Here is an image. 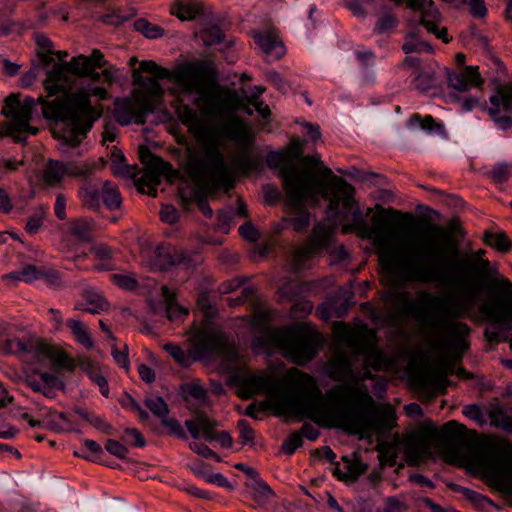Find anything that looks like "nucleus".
<instances>
[{"label": "nucleus", "mask_w": 512, "mask_h": 512, "mask_svg": "<svg viewBox=\"0 0 512 512\" xmlns=\"http://www.w3.org/2000/svg\"><path fill=\"white\" fill-rule=\"evenodd\" d=\"M166 301V316L170 321H183L189 314L188 308L176 303V294L167 286L161 288Z\"/></svg>", "instance_id": "c756f323"}, {"label": "nucleus", "mask_w": 512, "mask_h": 512, "mask_svg": "<svg viewBox=\"0 0 512 512\" xmlns=\"http://www.w3.org/2000/svg\"><path fill=\"white\" fill-rule=\"evenodd\" d=\"M197 422L201 427L203 438L208 442L214 441L215 434H217L215 429L218 426V422L216 420L210 419L204 413H197Z\"/></svg>", "instance_id": "8fccbe9b"}, {"label": "nucleus", "mask_w": 512, "mask_h": 512, "mask_svg": "<svg viewBox=\"0 0 512 512\" xmlns=\"http://www.w3.org/2000/svg\"><path fill=\"white\" fill-rule=\"evenodd\" d=\"M401 48L405 54H410L414 52L433 53L432 46L428 42L419 40L418 35L415 32H409L405 34L404 43L402 44Z\"/></svg>", "instance_id": "a19ab883"}, {"label": "nucleus", "mask_w": 512, "mask_h": 512, "mask_svg": "<svg viewBox=\"0 0 512 512\" xmlns=\"http://www.w3.org/2000/svg\"><path fill=\"white\" fill-rule=\"evenodd\" d=\"M438 70L446 76L448 86L460 92L479 88L484 83L478 66H465L457 71H451L447 67H439Z\"/></svg>", "instance_id": "6ab92c4d"}, {"label": "nucleus", "mask_w": 512, "mask_h": 512, "mask_svg": "<svg viewBox=\"0 0 512 512\" xmlns=\"http://www.w3.org/2000/svg\"><path fill=\"white\" fill-rule=\"evenodd\" d=\"M161 424L167 428L169 435L176 436L180 439H186L187 436L182 429L180 422L174 418H168L167 416L161 420Z\"/></svg>", "instance_id": "0e129e2a"}, {"label": "nucleus", "mask_w": 512, "mask_h": 512, "mask_svg": "<svg viewBox=\"0 0 512 512\" xmlns=\"http://www.w3.org/2000/svg\"><path fill=\"white\" fill-rule=\"evenodd\" d=\"M69 62L70 73L79 77L88 76L94 69V65L87 56L78 55L73 57Z\"/></svg>", "instance_id": "49530a36"}, {"label": "nucleus", "mask_w": 512, "mask_h": 512, "mask_svg": "<svg viewBox=\"0 0 512 512\" xmlns=\"http://www.w3.org/2000/svg\"><path fill=\"white\" fill-rule=\"evenodd\" d=\"M137 116L136 107L129 99L117 100L115 102V118L121 125L135 123Z\"/></svg>", "instance_id": "58836bf2"}, {"label": "nucleus", "mask_w": 512, "mask_h": 512, "mask_svg": "<svg viewBox=\"0 0 512 512\" xmlns=\"http://www.w3.org/2000/svg\"><path fill=\"white\" fill-rule=\"evenodd\" d=\"M304 142L293 138L286 149L282 150L287 160V165L282 166L279 177L287 194V204L298 208L306 203L314 195V187L306 174L300 173L294 161L300 160L303 154Z\"/></svg>", "instance_id": "9b49d317"}, {"label": "nucleus", "mask_w": 512, "mask_h": 512, "mask_svg": "<svg viewBox=\"0 0 512 512\" xmlns=\"http://www.w3.org/2000/svg\"><path fill=\"white\" fill-rule=\"evenodd\" d=\"M287 196V194L285 193ZM285 205L295 211H297V214L295 217L291 218V224L293 227V230L296 232L304 231L310 224V213L304 209L305 203L301 205L298 208L292 207L287 204V197L285 198Z\"/></svg>", "instance_id": "de8ad7c7"}, {"label": "nucleus", "mask_w": 512, "mask_h": 512, "mask_svg": "<svg viewBox=\"0 0 512 512\" xmlns=\"http://www.w3.org/2000/svg\"><path fill=\"white\" fill-rule=\"evenodd\" d=\"M371 233L381 267L391 285L411 283L456 288L451 294L420 290L414 300L407 292L395 294V302H404V310L417 322L439 327L445 333L442 345L460 359L469 348L470 327L458 319L466 317L479 295L487 291L489 299L480 312L494 320H512V282L496 273L483 259L484 250L459 254L452 225L417 220L411 213L376 206L371 217Z\"/></svg>", "instance_id": "f257e3e1"}, {"label": "nucleus", "mask_w": 512, "mask_h": 512, "mask_svg": "<svg viewBox=\"0 0 512 512\" xmlns=\"http://www.w3.org/2000/svg\"><path fill=\"white\" fill-rule=\"evenodd\" d=\"M483 241L487 246L502 253L508 252L512 247V242L508 235L502 230H486L483 234Z\"/></svg>", "instance_id": "f704fd0d"}, {"label": "nucleus", "mask_w": 512, "mask_h": 512, "mask_svg": "<svg viewBox=\"0 0 512 512\" xmlns=\"http://www.w3.org/2000/svg\"><path fill=\"white\" fill-rule=\"evenodd\" d=\"M209 156V159H203L199 151L189 149L184 170L195 185V203L201 213L211 219L213 210L208 197L213 198L219 190L229 193L235 187V179L225 163L223 153L214 152Z\"/></svg>", "instance_id": "423d86ee"}, {"label": "nucleus", "mask_w": 512, "mask_h": 512, "mask_svg": "<svg viewBox=\"0 0 512 512\" xmlns=\"http://www.w3.org/2000/svg\"><path fill=\"white\" fill-rule=\"evenodd\" d=\"M138 154L140 162L144 165L145 172L168 173L172 168L171 164L152 153L147 146H140Z\"/></svg>", "instance_id": "c85d7f7f"}, {"label": "nucleus", "mask_w": 512, "mask_h": 512, "mask_svg": "<svg viewBox=\"0 0 512 512\" xmlns=\"http://www.w3.org/2000/svg\"><path fill=\"white\" fill-rule=\"evenodd\" d=\"M244 399L265 393L266 400L260 403L263 410H272L276 415L307 417L315 423L321 422L318 407L325 402L324 395L310 374L297 368L289 369L281 379L264 372L248 374L238 380Z\"/></svg>", "instance_id": "7ed1b4c3"}, {"label": "nucleus", "mask_w": 512, "mask_h": 512, "mask_svg": "<svg viewBox=\"0 0 512 512\" xmlns=\"http://www.w3.org/2000/svg\"><path fill=\"white\" fill-rule=\"evenodd\" d=\"M328 374L335 381H344L354 378L352 363L343 351L336 352L328 362Z\"/></svg>", "instance_id": "b1692460"}, {"label": "nucleus", "mask_w": 512, "mask_h": 512, "mask_svg": "<svg viewBox=\"0 0 512 512\" xmlns=\"http://www.w3.org/2000/svg\"><path fill=\"white\" fill-rule=\"evenodd\" d=\"M489 102L491 119L501 130H508L512 126V82L497 84Z\"/></svg>", "instance_id": "f3484780"}, {"label": "nucleus", "mask_w": 512, "mask_h": 512, "mask_svg": "<svg viewBox=\"0 0 512 512\" xmlns=\"http://www.w3.org/2000/svg\"><path fill=\"white\" fill-rule=\"evenodd\" d=\"M288 327H267L252 340L254 352H270L273 349L285 350Z\"/></svg>", "instance_id": "412c9836"}, {"label": "nucleus", "mask_w": 512, "mask_h": 512, "mask_svg": "<svg viewBox=\"0 0 512 512\" xmlns=\"http://www.w3.org/2000/svg\"><path fill=\"white\" fill-rule=\"evenodd\" d=\"M185 395L204 402L207 399V391L198 383H189L183 388Z\"/></svg>", "instance_id": "774afa93"}, {"label": "nucleus", "mask_w": 512, "mask_h": 512, "mask_svg": "<svg viewBox=\"0 0 512 512\" xmlns=\"http://www.w3.org/2000/svg\"><path fill=\"white\" fill-rule=\"evenodd\" d=\"M196 349L200 355H208L224 349L225 342L221 334L208 331H200L195 336Z\"/></svg>", "instance_id": "a878e982"}, {"label": "nucleus", "mask_w": 512, "mask_h": 512, "mask_svg": "<svg viewBox=\"0 0 512 512\" xmlns=\"http://www.w3.org/2000/svg\"><path fill=\"white\" fill-rule=\"evenodd\" d=\"M35 100L32 97H26L21 102L16 94H10L4 101L2 114L11 121H5L0 124V138L12 137L15 143H26L25 133L36 135L38 129L30 125Z\"/></svg>", "instance_id": "f8f14e48"}, {"label": "nucleus", "mask_w": 512, "mask_h": 512, "mask_svg": "<svg viewBox=\"0 0 512 512\" xmlns=\"http://www.w3.org/2000/svg\"><path fill=\"white\" fill-rule=\"evenodd\" d=\"M415 89L421 93L427 92L438 86L437 72L434 70H421L413 78Z\"/></svg>", "instance_id": "37998d69"}, {"label": "nucleus", "mask_w": 512, "mask_h": 512, "mask_svg": "<svg viewBox=\"0 0 512 512\" xmlns=\"http://www.w3.org/2000/svg\"><path fill=\"white\" fill-rule=\"evenodd\" d=\"M36 353L50 359L53 364L59 368L70 371L74 369V361L65 351L55 349L53 346L43 341H39L36 346Z\"/></svg>", "instance_id": "cd10ccee"}, {"label": "nucleus", "mask_w": 512, "mask_h": 512, "mask_svg": "<svg viewBox=\"0 0 512 512\" xmlns=\"http://www.w3.org/2000/svg\"><path fill=\"white\" fill-rule=\"evenodd\" d=\"M253 498L255 500L264 501L274 496L273 490L270 486L259 476L255 478L251 484Z\"/></svg>", "instance_id": "603ef678"}, {"label": "nucleus", "mask_w": 512, "mask_h": 512, "mask_svg": "<svg viewBox=\"0 0 512 512\" xmlns=\"http://www.w3.org/2000/svg\"><path fill=\"white\" fill-rule=\"evenodd\" d=\"M88 171V167L77 166L72 163H63L57 160H49L43 170V180L49 186L60 184L64 176H81Z\"/></svg>", "instance_id": "4be33fe9"}, {"label": "nucleus", "mask_w": 512, "mask_h": 512, "mask_svg": "<svg viewBox=\"0 0 512 512\" xmlns=\"http://www.w3.org/2000/svg\"><path fill=\"white\" fill-rule=\"evenodd\" d=\"M333 232V228L324 223L315 224L307 243L296 248L293 252L291 258L292 270L297 272L305 268L306 263L311 260L320 249L329 245Z\"/></svg>", "instance_id": "2eb2a0df"}, {"label": "nucleus", "mask_w": 512, "mask_h": 512, "mask_svg": "<svg viewBox=\"0 0 512 512\" xmlns=\"http://www.w3.org/2000/svg\"><path fill=\"white\" fill-rule=\"evenodd\" d=\"M84 448L90 453L89 455L85 452H74V455L77 457H81L83 459L89 460V461H97L99 459V456L103 454V450L101 446L94 440L85 439L83 441Z\"/></svg>", "instance_id": "4d7b16f0"}, {"label": "nucleus", "mask_w": 512, "mask_h": 512, "mask_svg": "<svg viewBox=\"0 0 512 512\" xmlns=\"http://www.w3.org/2000/svg\"><path fill=\"white\" fill-rule=\"evenodd\" d=\"M284 356L297 365L311 361L323 343L321 335L306 323L288 327Z\"/></svg>", "instance_id": "ddd939ff"}, {"label": "nucleus", "mask_w": 512, "mask_h": 512, "mask_svg": "<svg viewBox=\"0 0 512 512\" xmlns=\"http://www.w3.org/2000/svg\"><path fill=\"white\" fill-rule=\"evenodd\" d=\"M172 15L180 20H193L202 13V6L191 0H178L170 8Z\"/></svg>", "instance_id": "7c9ffc66"}, {"label": "nucleus", "mask_w": 512, "mask_h": 512, "mask_svg": "<svg viewBox=\"0 0 512 512\" xmlns=\"http://www.w3.org/2000/svg\"><path fill=\"white\" fill-rule=\"evenodd\" d=\"M111 281L117 285L118 287L127 290L133 291L138 287V281L135 278L134 274H112L110 275Z\"/></svg>", "instance_id": "13d9d810"}, {"label": "nucleus", "mask_w": 512, "mask_h": 512, "mask_svg": "<svg viewBox=\"0 0 512 512\" xmlns=\"http://www.w3.org/2000/svg\"><path fill=\"white\" fill-rule=\"evenodd\" d=\"M166 173H158V172H145L139 179L140 185H146L149 188V194L152 196H156L157 186L160 184V177L165 175Z\"/></svg>", "instance_id": "052dcab7"}, {"label": "nucleus", "mask_w": 512, "mask_h": 512, "mask_svg": "<svg viewBox=\"0 0 512 512\" xmlns=\"http://www.w3.org/2000/svg\"><path fill=\"white\" fill-rule=\"evenodd\" d=\"M66 325L71 330L75 340L84 348L90 350L94 347L89 328L82 321L71 318L66 321Z\"/></svg>", "instance_id": "72a5a7b5"}, {"label": "nucleus", "mask_w": 512, "mask_h": 512, "mask_svg": "<svg viewBox=\"0 0 512 512\" xmlns=\"http://www.w3.org/2000/svg\"><path fill=\"white\" fill-rule=\"evenodd\" d=\"M416 126H420L428 134H439L445 133L444 126L437 123L432 115H426L422 117L419 113L412 114L407 122V127L413 129Z\"/></svg>", "instance_id": "473e14b6"}, {"label": "nucleus", "mask_w": 512, "mask_h": 512, "mask_svg": "<svg viewBox=\"0 0 512 512\" xmlns=\"http://www.w3.org/2000/svg\"><path fill=\"white\" fill-rule=\"evenodd\" d=\"M333 335L339 343L345 344L354 354L364 358V364L374 371L389 370L394 359L385 354L378 346L375 333L367 325L352 329L344 322H334Z\"/></svg>", "instance_id": "1a4fd4ad"}, {"label": "nucleus", "mask_w": 512, "mask_h": 512, "mask_svg": "<svg viewBox=\"0 0 512 512\" xmlns=\"http://www.w3.org/2000/svg\"><path fill=\"white\" fill-rule=\"evenodd\" d=\"M164 349L182 367H188L192 363L191 356L180 346L167 343L164 345Z\"/></svg>", "instance_id": "5fc2aeb1"}, {"label": "nucleus", "mask_w": 512, "mask_h": 512, "mask_svg": "<svg viewBox=\"0 0 512 512\" xmlns=\"http://www.w3.org/2000/svg\"><path fill=\"white\" fill-rule=\"evenodd\" d=\"M318 407L323 427H338L349 434L390 432L396 425V413L390 404L377 403L365 388L349 384L331 387Z\"/></svg>", "instance_id": "20e7f679"}, {"label": "nucleus", "mask_w": 512, "mask_h": 512, "mask_svg": "<svg viewBox=\"0 0 512 512\" xmlns=\"http://www.w3.org/2000/svg\"><path fill=\"white\" fill-rule=\"evenodd\" d=\"M82 368L87 373L90 380L99 387L101 394L108 398L110 390L106 377L100 373L91 362L83 364Z\"/></svg>", "instance_id": "a18cd8bd"}, {"label": "nucleus", "mask_w": 512, "mask_h": 512, "mask_svg": "<svg viewBox=\"0 0 512 512\" xmlns=\"http://www.w3.org/2000/svg\"><path fill=\"white\" fill-rule=\"evenodd\" d=\"M132 76L134 84L140 86L142 92L149 96H162L163 89L158 80L164 79L175 82L186 93H197L199 97L194 103L204 114L226 119L221 130L240 148L239 154L233 159L235 170L248 174L257 167V160L249 152L254 141L251 129L244 120L235 115L240 98L234 90L219 85L216 73L209 64L204 61L187 62L169 70L152 60H144L133 71Z\"/></svg>", "instance_id": "f03ea898"}, {"label": "nucleus", "mask_w": 512, "mask_h": 512, "mask_svg": "<svg viewBox=\"0 0 512 512\" xmlns=\"http://www.w3.org/2000/svg\"><path fill=\"white\" fill-rule=\"evenodd\" d=\"M342 460L346 463V465L344 466V471L341 469L339 463H335V466L332 471L333 475L338 480L345 482H354L362 474L366 472L367 465L362 463L361 460H350L348 456H343Z\"/></svg>", "instance_id": "393cba45"}, {"label": "nucleus", "mask_w": 512, "mask_h": 512, "mask_svg": "<svg viewBox=\"0 0 512 512\" xmlns=\"http://www.w3.org/2000/svg\"><path fill=\"white\" fill-rule=\"evenodd\" d=\"M95 223L91 218H79L70 221V233L82 242H89L92 238Z\"/></svg>", "instance_id": "c9c22d12"}, {"label": "nucleus", "mask_w": 512, "mask_h": 512, "mask_svg": "<svg viewBox=\"0 0 512 512\" xmlns=\"http://www.w3.org/2000/svg\"><path fill=\"white\" fill-rule=\"evenodd\" d=\"M152 98L154 97L144 94L141 91H136L134 93L133 104L135 105L137 112L135 124H144L146 116L154 111Z\"/></svg>", "instance_id": "e433bc0d"}, {"label": "nucleus", "mask_w": 512, "mask_h": 512, "mask_svg": "<svg viewBox=\"0 0 512 512\" xmlns=\"http://www.w3.org/2000/svg\"><path fill=\"white\" fill-rule=\"evenodd\" d=\"M144 404L150 412L160 420L169 414V407L165 400L160 396L147 397L144 400Z\"/></svg>", "instance_id": "09e8293b"}, {"label": "nucleus", "mask_w": 512, "mask_h": 512, "mask_svg": "<svg viewBox=\"0 0 512 512\" xmlns=\"http://www.w3.org/2000/svg\"><path fill=\"white\" fill-rule=\"evenodd\" d=\"M102 192L97 185L86 182L79 190V197L83 206L92 211H98L101 207Z\"/></svg>", "instance_id": "2f4dec72"}, {"label": "nucleus", "mask_w": 512, "mask_h": 512, "mask_svg": "<svg viewBox=\"0 0 512 512\" xmlns=\"http://www.w3.org/2000/svg\"><path fill=\"white\" fill-rule=\"evenodd\" d=\"M418 323L421 325V327L424 331L439 336V338L434 342V347L437 348L438 350L446 353V355H447V360L443 363L444 370L437 372L434 376L435 388L438 391L444 393L446 390V387L449 384V380L447 379V376L449 374L453 373L454 363L461 361L463 357H461L460 359H456V357L454 356L452 351L449 348H447L441 344L446 336H445V333L439 327L435 328L434 326H432L430 324H426V323H422V322H418ZM462 356H464V354Z\"/></svg>", "instance_id": "a211bd4d"}, {"label": "nucleus", "mask_w": 512, "mask_h": 512, "mask_svg": "<svg viewBox=\"0 0 512 512\" xmlns=\"http://www.w3.org/2000/svg\"><path fill=\"white\" fill-rule=\"evenodd\" d=\"M134 29L148 39H157L164 35V29L149 22L145 18H138L133 23Z\"/></svg>", "instance_id": "c03bdc74"}, {"label": "nucleus", "mask_w": 512, "mask_h": 512, "mask_svg": "<svg viewBox=\"0 0 512 512\" xmlns=\"http://www.w3.org/2000/svg\"><path fill=\"white\" fill-rule=\"evenodd\" d=\"M471 466L496 491L512 496V441L489 438L481 443Z\"/></svg>", "instance_id": "6e6552de"}, {"label": "nucleus", "mask_w": 512, "mask_h": 512, "mask_svg": "<svg viewBox=\"0 0 512 512\" xmlns=\"http://www.w3.org/2000/svg\"><path fill=\"white\" fill-rule=\"evenodd\" d=\"M75 413L101 433L106 435L115 434V429L113 428V426L107 423L102 417L96 415L95 413L85 409H76Z\"/></svg>", "instance_id": "79ce46f5"}, {"label": "nucleus", "mask_w": 512, "mask_h": 512, "mask_svg": "<svg viewBox=\"0 0 512 512\" xmlns=\"http://www.w3.org/2000/svg\"><path fill=\"white\" fill-rule=\"evenodd\" d=\"M466 432V426L456 420L446 422L439 430L432 421H425L415 431L403 437L402 444L407 463L416 465L426 459L431 454V444L437 437L446 441H457L462 439Z\"/></svg>", "instance_id": "9d476101"}, {"label": "nucleus", "mask_w": 512, "mask_h": 512, "mask_svg": "<svg viewBox=\"0 0 512 512\" xmlns=\"http://www.w3.org/2000/svg\"><path fill=\"white\" fill-rule=\"evenodd\" d=\"M41 274H42L41 279H45L47 285H49L50 287H53L56 289L65 287V284L62 281L61 274L59 271L54 270V269H47V270L42 269Z\"/></svg>", "instance_id": "69168bd1"}, {"label": "nucleus", "mask_w": 512, "mask_h": 512, "mask_svg": "<svg viewBox=\"0 0 512 512\" xmlns=\"http://www.w3.org/2000/svg\"><path fill=\"white\" fill-rule=\"evenodd\" d=\"M253 38L269 62L280 60L286 54L285 45L276 30L255 32Z\"/></svg>", "instance_id": "5701e85b"}, {"label": "nucleus", "mask_w": 512, "mask_h": 512, "mask_svg": "<svg viewBox=\"0 0 512 512\" xmlns=\"http://www.w3.org/2000/svg\"><path fill=\"white\" fill-rule=\"evenodd\" d=\"M195 256L182 248L166 243L155 248L150 265L153 270L157 271H167L172 267L190 269L197 265Z\"/></svg>", "instance_id": "dca6fc26"}, {"label": "nucleus", "mask_w": 512, "mask_h": 512, "mask_svg": "<svg viewBox=\"0 0 512 512\" xmlns=\"http://www.w3.org/2000/svg\"><path fill=\"white\" fill-rule=\"evenodd\" d=\"M450 487L454 491H456L458 493H461L464 496L465 499L470 501L475 506L484 507V505L486 503H491L489 498H487L486 496L481 495L480 493H478V492H476V491H474L472 489H469V488H466V487H462V486L457 485V484H452Z\"/></svg>", "instance_id": "3c124183"}, {"label": "nucleus", "mask_w": 512, "mask_h": 512, "mask_svg": "<svg viewBox=\"0 0 512 512\" xmlns=\"http://www.w3.org/2000/svg\"><path fill=\"white\" fill-rule=\"evenodd\" d=\"M69 62L56 63L47 71V77L44 80V89L48 96L62 94L61 98L71 94V77L69 76Z\"/></svg>", "instance_id": "aec40b11"}, {"label": "nucleus", "mask_w": 512, "mask_h": 512, "mask_svg": "<svg viewBox=\"0 0 512 512\" xmlns=\"http://www.w3.org/2000/svg\"><path fill=\"white\" fill-rule=\"evenodd\" d=\"M105 450L119 459H125L129 452L121 442L112 439L106 441Z\"/></svg>", "instance_id": "338daca9"}, {"label": "nucleus", "mask_w": 512, "mask_h": 512, "mask_svg": "<svg viewBox=\"0 0 512 512\" xmlns=\"http://www.w3.org/2000/svg\"><path fill=\"white\" fill-rule=\"evenodd\" d=\"M102 201L109 210H117L120 208L122 198L119 189L109 181H104L101 186Z\"/></svg>", "instance_id": "ea45409f"}, {"label": "nucleus", "mask_w": 512, "mask_h": 512, "mask_svg": "<svg viewBox=\"0 0 512 512\" xmlns=\"http://www.w3.org/2000/svg\"><path fill=\"white\" fill-rule=\"evenodd\" d=\"M90 252L100 261L95 266L96 271H111L114 269L112 264L113 251L111 247L106 244L100 243L90 248Z\"/></svg>", "instance_id": "4c0bfd02"}, {"label": "nucleus", "mask_w": 512, "mask_h": 512, "mask_svg": "<svg viewBox=\"0 0 512 512\" xmlns=\"http://www.w3.org/2000/svg\"><path fill=\"white\" fill-rule=\"evenodd\" d=\"M90 96L104 100L107 98L108 92L105 88L96 86L90 90L81 88L64 98H55L51 101H46L43 97L38 98L42 104V113L45 119L62 121L71 125L69 134L63 136L64 143L69 147H77L81 143V138L86 136L101 115L91 105Z\"/></svg>", "instance_id": "39448f33"}, {"label": "nucleus", "mask_w": 512, "mask_h": 512, "mask_svg": "<svg viewBox=\"0 0 512 512\" xmlns=\"http://www.w3.org/2000/svg\"><path fill=\"white\" fill-rule=\"evenodd\" d=\"M82 296L83 301L76 302L74 305V309L77 311L99 314L109 307L107 300L94 290H85Z\"/></svg>", "instance_id": "bb28decb"}, {"label": "nucleus", "mask_w": 512, "mask_h": 512, "mask_svg": "<svg viewBox=\"0 0 512 512\" xmlns=\"http://www.w3.org/2000/svg\"><path fill=\"white\" fill-rule=\"evenodd\" d=\"M175 113L196 142L201 145L202 151L199 152L203 159H209V155L214 152L222 153L216 130L205 125L193 108L187 104H180L176 107Z\"/></svg>", "instance_id": "4468645a"}, {"label": "nucleus", "mask_w": 512, "mask_h": 512, "mask_svg": "<svg viewBox=\"0 0 512 512\" xmlns=\"http://www.w3.org/2000/svg\"><path fill=\"white\" fill-rule=\"evenodd\" d=\"M300 162L304 168L312 170L320 167V174L326 178V181H320L319 184L323 189V197L328 198L327 217L333 221L342 218L347 219L352 216L353 227L356 229H368L362 217V212L355 199V188L345 179L334 175L333 171L323 165L319 154L301 156ZM371 228H369L370 234ZM352 231V225H344L342 232L347 234Z\"/></svg>", "instance_id": "0eeeda50"}, {"label": "nucleus", "mask_w": 512, "mask_h": 512, "mask_svg": "<svg viewBox=\"0 0 512 512\" xmlns=\"http://www.w3.org/2000/svg\"><path fill=\"white\" fill-rule=\"evenodd\" d=\"M237 427L239 430V440L241 445L245 446L249 443H252L255 437V432L248 421L245 419H240L237 422Z\"/></svg>", "instance_id": "680f3d73"}, {"label": "nucleus", "mask_w": 512, "mask_h": 512, "mask_svg": "<svg viewBox=\"0 0 512 512\" xmlns=\"http://www.w3.org/2000/svg\"><path fill=\"white\" fill-rule=\"evenodd\" d=\"M303 445L302 436L299 432H294L289 435L281 445V452L291 456L294 452Z\"/></svg>", "instance_id": "bf43d9fd"}, {"label": "nucleus", "mask_w": 512, "mask_h": 512, "mask_svg": "<svg viewBox=\"0 0 512 512\" xmlns=\"http://www.w3.org/2000/svg\"><path fill=\"white\" fill-rule=\"evenodd\" d=\"M39 342H25L19 338H13L7 340L6 346L10 352L15 354H27V353H36V346Z\"/></svg>", "instance_id": "864d4df0"}, {"label": "nucleus", "mask_w": 512, "mask_h": 512, "mask_svg": "<svg viewBox=\"0 0 512 512\" xmlns=\"http://www.w3.org/2000/svg\"><path fill=\"white\" fill-rule=\"evenodd\" d=\"M47 208L39 207L31 216H29L25 225V231L30 234H36L40 227L43 225Z\"/></svg>", "instance_id": "6e6d98bb"}, {"label": "nucleus", "mask_w": 512, "mask_h": 512, "mask_svg": "<svg viewBox=\"0 0 512 512\" xmlns=\"http://www.w3.org/2000/svg\"><path fill=\"white\" fill-rule=\"evenodd\" d=\"M397 25V20L391 12L383 13L375 24L374 31L382 34L385 31L394 28Z\"/></svg>", "instance_id": "e2e57ef3"}]
</instances>
